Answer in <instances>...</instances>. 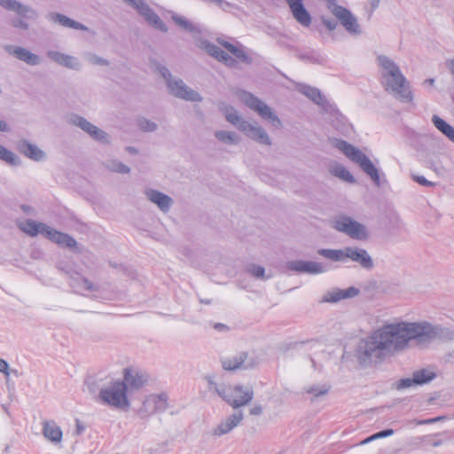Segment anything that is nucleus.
Listing matches in <instances>:
<instances>
[{"mask_svg":"<svg viewBox=\"0 0 454 454\" xmlns=\"http://www.w3.org/2000/svg\"><path fill=\"white\" fill-rule=\"evenodd\" d=\"M67 122L73 126H75L85 133H87L94 140L102 144H109L110 139L108 134L98 127L95 126L84 117L77 114H71L67 116Z\"/></svg>","mask_w":454,"mask_h":454,"instance_id":"nucleus-10","label":"nucleus"},{"mask_svg":"<svg viewBox=\"0 0 454 454\" xmlns=\"http://www.w3.org/2000/svg\"><path fill=\"white\" fill-rule=\"evenodd\" d=\"M435 378V373L428 369H421L415 372L412 378L402 379L397 387L399 389L407 388L412 386L423 385L430 382Z\"/></svg>","mask_w":454,"mask_h":454,"instance_id":"nucleus-17","label":"nucleus"},{"mask_svg":"<svg viewBox=\"0 0 454 454\" xmlns=\"http://www.w3.org/2000/svg\"><path fill=\"white\" fill-rule=\"evenodd\" d=\"M254 397L251 387L237 385L234 387H228L227 396L223 398L233 408L244 406L250 403Z\"/></svg>","mask_w":454,"mask_h":454,"instance_id":"nucleus-14","label":"nucleus"},{"mask_svg":"<svg viewBox=\"0 0 454 454\" xmlns=\"http://www.w3.org/2000/svg\"><path fill=\"white\" fill-rule=\"evenodd\" d=\"M220 110L228 122L235 126L239 131L245 129L247 121H246L233 106L222 104Z\"/></svg>","mask_w":454,"mask_h":454,"instance_id":"nucleus-27","label":"nucleus"},{"mask_svg":"<svg viewBox=\"0 0 454 454\" xmlns=\"http://www.w3.org/2000/svg\"><path fill=\"white\" fill-rule=\"evenodd\" d=\"M121 382L122 384H125L127 391L128 388L138 389L144 385L145 380L138 372L130 369H125L124 380Z\"/></svg>","mask_w":454,"mask_h":454,"instance_id":"nucleus-31","label":"nucleus"},{"mask_svg":"<svg viewBox=\"0 0 454 454\" xmlns=\"http://www.w3.org/2000/svg\"><path fill=\"white\" fill-rule=\"evenodd\" d=\"M0 372L4 373L7 379L10 376L9 364L2 358H0Z\"/></svg>","mask_w":454,"mask_h":454,"instance_id":"nucleus-53","label":"nucleus"},{"mask_svg":"<svg viewBox=\"0 0 454 454\" xmlns=\"http://www.w3.org/2000/svg\"><path fill=\"white\" fill-rule=\"evenodd\" d=\"M0 6L19 16L11 21V25L18 29L27 30L29 25L26 20H36L39 17L35 9L18 0H0Z\"/></svg>","mask_w":454,"mask_h":454,"instance_id":"nucleus-5","label":"nucleus"},{"mask_svg":"<svg viewBox=\"0 0 454 454\" xmlns=\"http://www.w3.org/2000/svg\"><path fill=\"white\" fill-rule=\"evenodd\" d=\"M42 425V432L46 440L55 445L61 442L63 433L54 420H44Z\"/></svg>","mask_w":454,"mask_h":454,"instance_id":"nucleus-24","label":"nucleus"},{"mask_svg":"<svg viewBox=\"0 0 454 454\" xmlns=\"http://www.w3.org/2000/svg\"><path fill=\"white\" fill-rule=\"evenodd\" d=\"M212 57H214L218 61L224 63L228 67H234L236 63L234 59H232L230 55H228V53H226L218 46L215 50L214 54H212Z\"/></svg>","mask_w":454,"mask_h":454,"instance_id":"nucleus-40","label":"nucleus"},{"mask_svg":"<svg viewBox=\"0 0 454 454\" xmlns=\"http://www.w3.org/2000/svg\"><path fill=\"white\" fill-rule=\"evenodd\" d=\"M67 122L73 126H75L85 133H87L94 140L102 144H109L110 139L108 134L98 127L95 126L84 117L77 114H71L67 116Z\"/></svg>","mask_w":454,"mask_h":454,"instance_id":"nucleus-11","label":"nucleus"},{"mask_svg":"<svg viewBox=\"0 0 454 454\" xmlns=\"http://www.w3.org/2000/svg\"><path fill=\"white\" fill-rule=\"evenodd\" d=\"M9 372H10V375L12 374L15 377H19V375H20L18 370H16V369H10L9 368Z\"/></svg>","mask_w":454,"mask_h":454,"instance_id":"nucleus-64","label":"nucleus"},{"mask_svg":"<svg viewBox=\"0 0 454 454\" xmlns=\"http://www.w3.org/2000/svg\"><path fill=\"white\" fill-rule=\"evenodd\" d=\"M215 137L220 142L230 145H236L240 141L239 136L232 131L216 130L215 132Z\"/></svg>","mask_w":454,"mask_h":454,"instance_id":"nucleus-36","label":"nucleus"},{"mask_svg":"<svg viewBox=\"0 0 454 454\" xmlns=\"http://www.w3.org/2000/svg\"><path fill=\"white\" fill-rule=\"evenodd\" d=\"M447 67L450 74L454 76V58L447 60Z\"/></svg>","mask_w":454,"mask_h":454,"instance_id":"nucleus-57","label":"nucleus"},{"mask_svg":"<svg viewBox=\"0 0 454 454\" xmlns=\"http://www.w3.org/2000/svg\"><path fill=\"white\" fill-rule=\"evenodd\" d=\"M317 254L336 262H346L349 260L366 270H371L374 267L372 257L366 249L360 247H346L342 249L322 248Z\"/></svg>","mask_w":454,"mask_h":454,"instance_id":"nucleus-3","label":"nucleus"},{"mask_svg":"<svg viewBox=\"0 0 454 454\" xmlns=\"http://www.w3.org/2000/svg\"><path fill=\"white\" fill-rule=\"evenodd\" d=\"M4 49L8 54L15 57L17 59L23 61L29 66L35 67L42 63V59L37 54L31 52L27 48L7 44L4 45Z\"/></svg>","mask_w":454,"mask_h":454,"instance_id":"nucleus-15","label":"nucleus"},{"mask_svg":"<svg viewBox=\"0 0 454 454\" xmlns=\"http://www.w3.org/2000/svg\"><path fill=\"white\" fill-rule=\"evenodd\" d=\"M172 20L176 25H178L181 28L187 32H190L192 34L200 33V28L199 26L188 20L186 18L183 16L174 14L172 15Z\"/></svg>","mask_w":454,"mask_h":454,"instance_id":"nucleus-34","label":"nucleus"},{"mask_svg":"<svg viewBox=\"0 0 454 454\" xmlns=\"http://www.w3.org/2000/svg\"><path fill=\"white\" fill-rule=\"evenodd\" d=\"M234 56L247 64L251 63V58L241 49H239Z\"/></svg>","mask_w":454,"mask_h":454,"instance_id":"nucleus-52","label":"nucleus"},{"mask_svg":"<svg viewBox=\"0 0 454 454\" xmlns=\"http://www.w3.org/2000/svg\"><path fill=\"white\" fill-rule=\"evenodd\" d=\"M412 180L419 184L420 185L426 186V187H431L434 186V184L431 181H428L425 176H419V175H412L411 176Z\"/></svg>","mask_w":454,"mask_h":454,"instance_id":"nucleus-50","label":"nucleus"},{"mask_svg":"<svg viewBox=\"0 0 454 454\" xmlns=\"http://www.w3.org/2000/svg\"><path fill=\"white\" fill-rule=\"evenodd\" d=\"M20 228L25 233L34 237L39 233L45 236L49 226L43 223H37L34 220L27 219L24 223H20Z\"/></svg>","mask_w":454,"mask_h":454,"instance_id":"nucleus-30","label":"nucleus"},{"mask_svg":"<svg viewBox=\"0 0 454 454\" xmlns=\"http://www.w3.org/2000/svg\"><path fill=\"white\" fill-rule=\"evenodd\" d=\"M8 125L5 121L0 120V131H8Z\"/></svg>","mask_w":454,"mask_h":454,"instance_id":"nucleus-61","label":"nucleus"},{"mask_svg":"<svg viewBox=\"0 0 454 454\" xmlns=\"http://www.w3.org/2000/svg\"><path fill=\"white\" fill-rule=\"evenodd\" d=\"M0 160L5 161L7 164L17 167L20 166L22 161L20 158L13 152L8 150L0 145Z\"/></svg>","mask_w":454,"mask_h":454,"instance_id":"nucleus-37","label":"nucleus"},{"mask_svg":"<svg viewBox=\"0 0 454 454\" xmlns=\"http://www.w3.org/2000/svg\"><path fill=\"white\" fill-rule=\"evenodd\" d=\"M262 408L261 405H255L250 409L251 415L257 416V415L262 414Z\"/></svg>","mask_w":454,"mask_h":454,"instance_id":"nucleus-56","label":"nucleus"},{"mask_svg":"<svg viewBox=\"0 0 454 454\" xmlns=\"http://www.w3.org/2000/svg\"><path fill=\"white\" fill-rule=\"evenodd\" d=\"M333 228L355 240L365 241L370 237L365 225L348 215L336 217L333 221Z\"/></svg>","mask_w":454,"mask_h":454,"instance_id":"nucleus-7","label":"nucleus"},{"mask_svg":"<svg viewBox=\"0 0 454 454\" xmlns=\"http://www.w3.org/2000/svg\"><path fill=\"white\" fill-rule=\"evenodd\" d=\"M380 2V0H369L372 12L375 11L378 8Z\"/></svg>","mask_w":454,"mask_h":454,"instance_id":"nucleus-58","label":"nucleus"},{"mask_svg":"<svg viewBox=\"0 0 454 454\" xmlns=\"http://www.w3.org/2000/svg\"><path fill=\"white\" fill-rule=\"evenodd\" d=\"M239 48H238L237 46L233 45V44H228V51L231 52V54L235 55L236 52L238 51Z\"/></svg>","mask_w":454,"mask_h":454,"instance_id":"nucleus-60","label":"nucleus"},{"mask_svg":"<svg viewBox=\"0 0 454 454\" xmlns=\"http://www.w3.org/2000/svg\"><path fill=\"white\" fill-rule=\"evenodd\" d=\"M331 173L340 180L349 183L355 184L356 178L353 175L341 164L336 163L331 168Z\"/></svg>","mask_w":454,"mask_h":454,"instance_id":"nucleus-33","label":"nucleus"},{"mask_svg":"<svg viewBox=\"0 0 454 454\" xmlns=\"http://www.w3.org/2000/svg\"><path fill=\"white\" fill-rule=\"evenodd\" d=\"M247 271L256 278H264L265 270L260 265L252 264L248 266Z\"/></svg>","mask_w":454,"mask_h":454,"instance_id":"nucleus-48","label":"nucleus"},{"mask_svg":"<svg viewBox=\"0 0 454 454\" xmlns=\"http://www.w3.org/2000/svg\"><path fill=\"white\" fill-rule=\"evenodd\" d=\"M206 380L207 381L209 391L215 392L223 399L227 396L228 386H225L223 384H217L210 376H207Z\"/></svg>","mask_w":454,"mask_h":454,"instance_id":"nucleus-38","label":"nucleus"},{"mask_svg":"<svg viewBox=\"0 0 454 454\" xmlns=\"http://www.w3.org/2000/svg\"><path fill=\"white\" fill-rule=\"evenodd\" d=\"M46 56L51 60L54 61L55 63H57L58 65H59L61 67H67V68H69L72 70H75V71H79L82 68V63L74 56L62 53L58 51H52V50L48 51L46 52Z\"/></svg>","mask_w":454,"mask_h":454,"instance_id":"nucleus-20","label":"nucleus"},{"mask_svg":"<svg viewBox=\"0 0 454 454\" xmlns=\"http://www.w3.org/2000/svg\"><path fill=\"white\" fill-rule=\"evenodd\" d=\"M50 240L57 243L58 245L68 247L70 249H75L77 247V242L74 238L67 233H63L54 230L53 228L49 226V229L45 235Z\"/></svg>","mask_w":454,"mask_h":454,"instance_id":"nucleus-28","label":"nucleus"},{"mask_svg":"<svg viewBox=\"0 0 454 454\" xmlns=\"http://www.w3.org/2000/svg\"><path fill=\"white\" fill-rule=\"evenodd\" d=\"M85 59L91 65L94 66H108L109 61L102 57H99L94 53H88L85 55Z\"/></svg>","mask_w":454,"mask_h":454,"instance_id":"nucleus-45","label":"nucleus"},{"mask_svg":"<svg viewBox=\"0 0 454 454\" xmlns=\"http://www.w3.org/2000/svg\"><path fill=\"white\" fill-rule=\"evenodd\" d=\"M138 127L145 132L155 131L158 128L157 124L146 118H140L138 120Z\"/></svg>","mask_w":454,"mask_h":454,"instance_id":"nucleus-44","label":"nucleus"},{"mask_svg":"<svg viewBox=\"0 0 454 454\" xmlns=\"http://www.w3.org/2000/svg\"><path fill=\"white\" fill-rule=\"evenodd\" d=\"M241 101L251 110L254 111L262 119L270 121L275 128L281 127V121L272 109L254 94L242 90L239 93Z\"/></svg>","mask_w":454,"mask_h":454,"instance_id":"nucleus-8","label":"nucleus"},{"mask_svg":"<svg viewBox=\"0 0 454 454\" xmlns=\"http://www.w3.org/2000/svg\"><path fill=\"white\" fill-rule=\"evenodd\" d=\"M215 328L216 330H224V329H227V326L223 324L217 323L215 325Z\"/></svg>","mask_w":454,"mask_h":454,"instance_id":"nucleus-62","label":"nucleus"},{"mask_svg":"<svg viewBox=\"0 0 454 454\" xmlns=\"http://www.w3.org/2000/svg\"><path fill=\"white\" fill-rule=\"evenodd\" d=\"M106 167L112 172L121 173V174H129L130 172V168L123 164L122 162L117 160H111L106 163Z\"/></svg>","mask_w":454,"mask_h":454,"instance_id":"nucleus-39","label":"nucleus"},{"mask_svg":"<svg viewBox=\"0 0 454 454\" xmlns=\"http://www.w3.org/2000/svg\"><path fill=\"white\" fill-rule=\"evenodd\" d=\"M243 419V413L241 411H235L232 415L222 420L219 425L215 428V435H223L231 432L236 427Z\"/></svg>","mask_w":454,"mask_h":454,"instance_id":"nucleus-25","label":"nucleus"},{"mask_svg":"<svg viewBox=\"0 0 454 454\" xmlns=\"http://www.w3.org/2000/svg\"><path fill=\"white\" fill-rule=\"evenodd\" d=\"M240 131L244 133L247 137L261 145H271V139L270 138L269 135L266 133L263 128L258 125L255 121H247L245 129Z\"/></svg>","mask_w":454,"mask_h":454,"instance_id":"nucleus-19","label":"nucleus"},{"mask_svg":"<svg viewBox=\"0 0 454 454\" xmlns=\"http://www.w3.org/2000/svg\"><path fill=\"white\" fill-rule=\"evenodd\" d=\"M425 84H428L430 86H433L434 84V78H428L424 81Z\"/></svg>","mask_w":454,"mask_h":454,"instance_id":"nucleus-63","label":"nucleus"},{"mask_svg":"<svg viewBox=\"0 0 454 454\" xmlns=\"http://www.w3.org/2000/svg\"><path fill=\"white\" fill-rule=\"evenodd\" d=\"M432 122L441 133L454 143V127L447 123L443 119L436 114L432 116Z\"/></svg>","mask_w":454,"mask_h":454,"instance_id":"nucleus-32","label":"nucleus"},{"mask_svg":"<svg viewBox=\"0 0 454 454\" xmlns=\"http://www.w3.org/2000/svg\"><path fill=\"white\" fill-rule=\"evenodd\" d=\"M98 398L102 403L116 409L121 410L129 407L126 386L121 380L114 381L108 386L102 387Z\"/></svg>","mask_w":454,"mask_h":454,"instance_id":"nucleus-6","label":"nucleus"},{"mask_svg":"<svg viewBox=\"0 0 454 454\" xmlns=\"http://www.w3.org/2000/svg\"><path fill=\"white\" fill-rule=\"evenodd\" d=\"M133 7L137 13L153 27L161 32H167L168 27L159 15L145 3V0H123Z\"/></svg>","mask_w":454,"mask_h":454,"instance_id":"nucleus-12","label":"nucleus"},{"mask_svg":"<svg viewBox=\"0 0 454 454\" xmlns=\"http://www.w3.org/2000/svg\"><path fill=\"white\" fill-rule=\"evenodd\" d=\"M411 340L419 343L449 341L454 340V331L427 321L386 324L359 340L356 356L364 366L381 363L404 349Z\"/></svg>","mask_w":454,"mask_h":454,"instance_id":"nucleus-1","label":"nucleus"},{"mask_svg":"<svg viewBox=\"0 0 454 454\" xmlns=\"http://www.w3.org/2000/svg\"><path fill=\"white\" fill-rule=\"evenodd\" d=\"M333 145L349 160L358 164L362 170L370 176L375 185H380L379 169L364 153L344 140L334 139Z\"/></svg>","mask_w":454,"mask_h":454,"instance_id":"nucleus-4","label":"nucleus"},{"mask_svg":"<svg viewBox=\"0 0 454 454\" xmlns=\"http://www.w3.org/2000/svg\"><path fill=\"white\" fill-rule=\"evenodd\" d=\"M47 20L52 23H58L61 27L73 28L76 30H82V31H88L89 28L84 26L83 24L75 21L69 17L59 13V12H50L47 15Z\"/></svg>","mask_w":454,"mask_h":454,"instance_id":"nucleus-26","label":"nucleus"},{"mask_svg":"<svg viewBox=\"0 0 454 454\" xmlns=\"http://www.w3.org/2000/svg\"><path fill=\"white\" fill-rule=\"evenodd\" d=\"M17 150L34 161H42L46 159V153L27 139H21L17 143Z\"/></svg>","mask_w":454,"mask_h":454,"instance_id":"nucleus-23","label":"nucleus"},{"mask_svg":"<svg viewBox=\"0 0 454 454\" xmlns=\"http://www.w3.org/2000/svg\"><path fill=\"white\" fill-rule=\"evenodd\" d=\"M157 71L166 81L167 86L168 85V82L170 80L175 79V77H172L170 71L165 66L159 65L157 67Z\"/></svg>","mask_w":454,"mask_h":454,"instance_id":"nucleus-49","label":"nucleus"},{"mask_svg":"<svg viewBox=\"0 0 454 454\" xmlns=\"http://www.w3.org/2000/svg\"><path fill=\"white\" fill-rule=\"evenodd\" d=\"M330 387L327 385H313L307 389V392L314 397H319L328 393Z\"/></svg>","mask_w":454,"mask_h":454,"instance_id":"nucleus-43","label":"nucleus"},{"mask_svg":"<svg viewBox=\"0 0 454 454\" xmlns=\"http://www.w3.org/2000/svg\"><path fill=\"white\" fill-rule=\"evenodd\" d=\"M198 47L206 51L208 55L212 56L214 54L215 50L216 49L217 45L214 44L213 43L206 40L201 39L197 43Z\"/></svg>","mask_w":454,"mask_h":454,"instance_id":"nucleus-46","label":"nucleus"},{"mask_svg":"<svg viewBox=\"0 0 454 454\" xmlns=\"http://www.w3.org/2000/svg\"><path fill=\"white\" fill-rule=\"evenodd\" d=\"M326 1L327 9L348 34L358 35L362 33V28L356 17L348 9L339 5L337 0Z\"/></svg>","mask_w":454,"mask_h":454,"instance_id":"nucleus-9","label":"nucleus"},{"mask_svg":"<svg viewBox=\"0 0 454 454\" xmlns=\"http://www.w3.org/2000/svg\"><path fill=\"white\" fill-rule=\"evenodd\" d=\"M392 434H394V430L393 429H390V428L389 429H385V430L380 431V432H378V433L369 436L364 441H363L362 443H367V442H372L373 440L387 437V436H390Z\"/></svg>","mask_w":454,"mask_h":454,"instance_id":"nucleus-47","label":"nucleus"},{"mask_svg":"<svg viewBox=\"0 0 454 454\" xmlns=\"http://www.w3.org/2000/svg\"><path fill=\"white\" fill-rule=\"evenodd\" d=\"M322 23L330 31L335 30L338 25L334 20L325 17H322Z\"/></svg>","mask_w":454,"mask_h":454,"instance_id":"nucleus-51","label":"nucleus"},{"mask_svg":"<svg viewBox=\"0 0 454 454\" xmlns=\"http://www.w3.org/2000/svg\"><path fill=\"white\" fill-rule=\"evenodd\" d=\"M295 20L303 27L311 24V16L303 4V0H285Z\"/></svg>","mask_w":454,"mask_h":454,"instance_id":"nucleus-21","label":"nucleus"},{"mask_svg":"<svg viewBox=\"0 0 454 454\" xmlns=\"http://www.w3.org/2000/svg\"><path fill=\"white\" fill-rule=\"evenodd\" d=\"M360 291L355 286L347 289L333 288L327 291L320 300V302L337 303L341 300L354 298L359 294Z\"/></svg>","mask_w":454,"mask_h":454,"instance_id":"nucleus-18","label":"nucleus"},{"mask_svg":"<svg viewBox=\"0 0 454 454\" xmlns=\"http://www.w3.org/2000/svg\"><path fill=\"white\" fill-rule=\"evenodd\" d=\"M168 92L175 98L190 102H200L202 97L199 92L187 86L180 78L170 80L168 85Z\"/></svg>","mask_w":454,"mask_h":454,"instance_id":"nucleus-13","label":"nucleus"},{"mask_svg":"<svg viewBox=\"0 0 454 454\" xmlns=\"http://www.w3.org/2000/svg\"><path fill=\"white\" fill-rule=\"evenodd\" d=\"M145 195L148 200L156 205L163 213H168L174 204L171 197L154 189H146Z\"/></svg>","mask_w":454,"mask_h":454,"instance_id":"nucleus-22","label":"nucleus"},{"mask_svg":"<svg viewBox=\"0 0 454 454\" xmlns=\"http://www.w3.org/2000/svg\"><path fill=\"white\" fill-rule=\"evenodd\" d=\"M239 48H238L237 46L233 45V44H228V51L231 52V54L235 55L236 52L238 51Z\"/></svg>","mask_w":454,"mask_h":454,"instance_id":"nucleus-59","label":"nucleus"},{"mask_svg":"<svg viewBox=\"0 0 454 454\" xmlns=\"http://www.w3.org/2000/svg\"><path fill=\"white\" fill-rule=\"evenodd\" d=\"M153 401L154 404L155 412L164 411L168 407L167 395L164 394L153 395Z\"/></svg>","mask_w":454,"mask_h":454,"instance_id":"nucleus-41","label":"nucleus"},{"mask_svg":"<svg viewBox=\"0 0 454 454\" xmlns=\"http://www.w3.org/2000/svg\"><path fill=\"white\" fill-rule=\"evenodd\" d=\"M247 357V353H240L239 355H236L232 357H229L226 359H223L222 361L223 367L225 370L228 371H233L236 369H247L251 366L250 364H246V359Z\"/></svg>","mask_w":454,"mask_h":454,"instance_id":"nucleus-29","label":"nucleus"},{"mask_svg":"<svg viewBox=\"0 0 454 454\" xmlns=\"http://www.w3.org/2000/svg\"><path fill=\"white\" fill-rule=\"evenodd\" d=\"M155 412L154 404L153 401V395L146 397L139 410V414L142 417H147Z\"/></svg>","mask_w":454,"mask_h":454,"instance_id":"nucleus-42","label":"nucleus"},{"mask_svg":"<svg viewBox=\"0 0 454 454\" xmlns=\"http://www.w3.org/2000/svg\"><path fill=\"white\" fill-rule=\"evenodd\" d=\"M81 286L84 290L91 291L94 289L93 284L89 281L87 278H82L81 279Z\"/></svg>","mask_w":454,"mask_h":454,"instance_id":"nucleus-55","label":"nucleus"},{"mask_svg":"<svg viewBox=\"0 0 454 454\" xmlns=\"http://www.w3.org/2000/svg\"><path fill=\"white\" fill-rule=\"evenodd\" d=\"M286 267L288 270L313 275L321 274L326 270L324 265L320 262L302 260L290 261L287 262Z\"/></svg>","mask_w":454,"mask_h":454,"instance_id":"nucleus-16","label":"nucleus"},{"mask_svg":"<svg viewBox=\"0 0 454 454\" xmlns=\"http://www.w3.org/2000/svg\"><path fill=\"white\" fill-rule=\"evenodd\" d=\"M298 90L306 96L308 98L312 100L314 103L320 105L322 103V95L318 89L311 87L306 84H301L298 87Z\"/></svg>","mask_w":454,"mask_h":454,"instance_id":"nucleus-35","label":"nucleus"},{"mask_svg":"<svg viewBox=\"0 0 454 454\" xmlns=\"http://www.w3.org/2000/svg\"><path fill=\"white\" fill-rule=\"evenodd\" d=\"M443 419H444L443 417H435V418L428 419L417 420V421H416V425H428V424H433V423H435V422L441 421V420H442Z\"/></svg>","mask_w":454,"mask_h":454,"instance_id":"nucleus-54","label":"nucleus"},{"mask_svg":"<svg viewBox=\"0 0 454 454\" xmlns=\"http://www.w3.org/2000/svg\"><path fill=\"white\" fill-rule=\"evenodd\" d=\"M380 82L384 90L396 99L410 103L413 99L410 82L399 66L389 57L380 54L376 58Z\"/></svg>","mask_w":454,"mask_h":454,"instance_id":"nucleus-2","label":"nucleus"}]
</instances>
